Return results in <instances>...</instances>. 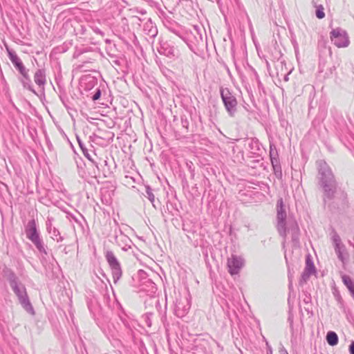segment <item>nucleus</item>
Wrapping results in <instances>:
<instances>
[{
    "label": "nucleus",
    "instance_id": "obj_1",
    "mask_svg": "<svg viewBox=\"0 0 354 354\" xmlns=\"http://www.w3.org/2000/svg\"><path fill=\"white\" fill-rule=\"evenodd\" d=\"M319 185L323 192V202L325 207L333 212H342L348 208L346 192L339 187L331 169L324 160L317 162Z\"/></svg>",
    "mask_w": 354,
    "mask_h": 354
},
{
    "label": "nucleus",
    "instance_id": "obj_2",
    "mask_svg": "<svg viewBox=\"0 0 354 354\" xmlns=\"http://www.w3.org/2000/svg\"><path fill=\"white\" fill-rule=\"evenodd\" d=\"M277 229L282 237H286L287 232L291 233L292 239L293 241L299 240V228L298 224L295 218L289 217L286 220V212L285 211L283 200L280 198L277 201Z\"/></svg>",
    "mask_w": 354,
    "mask_h": 354
},
{
    "label": "nucleus",
    "instance_id": "obj_3",
    "mask_svg": "<svg viewBox=\"0 0 354 354\" xmlns=\"http://www.w3.org/2000/svg\"><path fill=\"white\" fill-rule=\"evenodd\" d=\"M8 280L23 308L29 314L35 315V310L30 301L25 286L19 281L12 271L8 274Z\"/></svg>",
    "mask_w": 354,
    "mask_h": 354
},
{
    "label": "nucleus",
    "instance_id": "obj_4",
    "mask_svg": "<svg viewBox=\"0 0 354 354\" xmlns=\"http://www.w3.org/2000/svg\"><path fill=\"white\" fill-rule=\"evenodd\" d=\"M182 39L187 44L189 48L195 54L199 51L201 46L203 45L202 34L199 29L194 26V30L189 32H185Z\"/></svg>",
    "mask_w": 354,
    "mask_h": 354
},
{
    "label": "nucleus",
    "instance_id": "obj_5",
    "mask_svg": "<svg viewBox=\"0 0 354 354\" xmlns=\"http://www.w3.org/2000/svg\"><path fill=\"white\" fill-rule=\"evenodd\" d=\"M220 93L225 108L230 117H234L238 104L236 98L227 88L221 87Z\"/></svg>",
    "mask_w": 354,
    "mask_h": 354
},
{
    "label": "nucleus",
    "instance_id": "obj_6",
    "mask_svg": "<svg viewBox=\"0 0 354 354\" xmlns=\"http://www.w3.org/2000/svg\"><path fill=\"white\" fill-rule=\"evenodd\" d=\"M105 258L111 270L113 282L116 283L122 275L121 265L114 253L111 250L106 252Z\"/></svg>",
    "mask_w": 354,
    "mask_h": 354
},
{
    "label": "nucleus",
    "instance_id": "obj_7",
    "mask_svg": "<svg viewBox=\"0 0 354 354\" xmlns=\"http://www.w3.org/2000/svg\"><path fill=\"white\" fill-rule=\"evenodd\" d=\"M332 42L338 48L347 47L349 45V39L346 30L341 28L333 29L330 33Z\"/></svg>",
    "mask_w": 354,
    "mask_h": 354
},
{
    "label": "nucleus",
    "instance_id": "obj_8",
    "mask_svg": "<svg viewBox=\"0 0 354 354\" xmlns=\"http://www.w3.org/2000/svg\"><path fill=\"white\" fill-rule=\"evenodd\" d=\"M331 239L334 244L335 251L337 255V258L342 263H344L347 259L348 254L346 252L345 245L342 243L340 236L336 232L333 231Z\"/></svg>",
    "mask_w": 354,
    "mask_h": 354
},
{
    "label": "nucleus",
    "instance_id": "obj_9",
    "mask_svg": "<svg viewBox=\"0 0 354 354\" xmlns=\"http://www.w3.org/2000/svg\"><path fill=\"white\" fill-rule=\"evenodd\" d=\"M270 158L274 175L277 178H281L282 177L281 167L277 147L273 143H270Z\"/></svg>",
    "mask_w": 354,
    "mask_h": 354
},
{
    "label": "nucleus",
    "instance_id": "obj_10",
    "mask_svg": "<svg viewBox=\"0 0 354 354\" xmlns=\"http://www.w3.org/2000/svg\"><path fill=\"white\" fill-rule=\"evenodd\" d=\"M315 273L316 268L315 267L313 258L311 255L308 254L306 256V266L299 281V285L302 286L304 283H306L310 277Z\"/></svg>",
    "mask_w": 354,
    "mask_h": 354
},
{
    "label": "nucleus",
    "instance_id": "obj_11",
    "mask_svg": "<svg viewBox=\"0 0 354 354\" xmlns=\"http://www.w3.org/2000/svg\"><path fill=\"white\" fill-rule=\"evenodd\" d=\"M91 162L96 167L98 174L102 172L104 178H109L112 174V171L108 163V158L102 159L99 158L97 156H95Z\"/></svg>",
    "mask_w": 354,
    "mask_h": 354
},
{
    "label": "nucleus",
    "instance_id": "obj_12",
    "mask_svg": "<svg viewBox=\"0 0 354 354\" xmlns=\"http://www.w3.org/2000/svg\"><path fill=\"white\" fill-rule=\"evenodd\" d=\"M244 266V259L241 257L232 254L227 259L228 271L231 275L239 274Z\"/></svg>",
    "mask_w": 354,
    "mask_h": 354
},
{
    "label": "nucleus",
    "instance_id": "obj_13",
    "mask_svg": "<svg viewBox=\"0 0 354 354\" xmlns=\"http://www.w3.org/2000/svg\"><path fill=\"white\" fill-rule=\"evenodd\" d=\"M244 145L247 147V150L252 155L256 156L257 157L260 156L261 151V145L259 140L256 138H248L244 140Z\"/></svg>",
    "mask_w": 354,
    "mask_h": 354
},
{
    "label": "nucleus",
    "instance_id": "obj_14",
    "mask_svg": "<svg viewBox=\"0 0 354 354\" xmlns=\"http://www.w3.org/2000/svg\"><path fill=\"white\" fill-rule=\"evenodd\" d=\"M53 218L48 217L46 221V230L50 237L57 242H62L64 237L61 236L59 231L53 225Z\"/></svg>",
    "mask_w": 354,
    "mask_h": 354
},
{
    "label": "nucleus",
    "instance_id": "obj_15",
    "mask_svg": "<svg viewBox=\"0 0 354 354\" xmlns=\"http://www.w3.org/2000/svg\"><path fill=\"white\" fill-rule=\"evenodd\" d=\"M159 47H158V51L160 54L164 55L167 57H174L176 55V49L171 45L168 41L160 40Z\"/></svg>",
    "mask_w": 354,
    "mask_h": 354
},
{
    "label": "nucleus",
    "instance_id": "obj_16",
    "mask_svg": "<svg viewBox=\"0 0 354 354\" xmlns=\"http://www.w3.org/2000/svg\"><path fill=\"white\" fill-rule=\"evenodd\" d=\"M25 233L26 237L30 240L33 238H36L39 236V232L37 230L36 221L35 219H31L28 221V223L25 226Z\"/></svg>",
    "mask_w": 354,
    "mask_h": 354
},
{
    "label": "nucleus",
    "instance_id": "obj_17",
    "mask_svg": "<svg viewBox=\"0 0 354 354\" xmlns=\"http://www.w3.org/2000/svg\"><path fill=\"white\" fill-rule=\"evenodd\" d=\"M34 81L39 87L44 88L46 84V75L44 68L37 69L34 74Z\"/></svg>",
    "mask_w": 354,
    "mask_h": 354
},
{
    "label": "nucleus",
    "instance_id": "obj_18",
    "mask_svg": "<svg viewBox=\"0 0 354 354\" xmlns=\"http://www.w3.org/2000/svg\"><path fill=\"white\" fill-rule=\"evenodd\" d=\"M143 31L150 38H154L158 35V29L151 19H148L145 23Z\"/></svg>",
    "mask_w": 354,
    "mask_h": 354
},
{
    "label": "nucleus",
    "instance_id": "obj_19",
    "mask_svg": "<svg viewBox=\"0 0 354 354\" xmlns=\"http://www.w3.org/2000/svg\"><path fill=\"white\" fill-rule=\"evenodd\" d=\"M115 241L124 251H127L131 248L132 241L127 235H120Z\"/></svg>",
    "mask_w": 354,
    "mask_h": 354
},
{
    "label": "nucleus",
    "instance_id": "obj_20",
    "mask_svg": "<svg viewBox=\"0 0 354 354\" xmlns=\"http://www.w3.org/2000/svg\"><path fill=\"white\" fill-rule=\"evenodd\" d=\"M20 82L21 83L24 88L27 89L32 93L36 94V91H35L32 83L30 79V77L28 73H24V75H21V77H19Z\"/></svg>",
    "mask_w": 354,
    "mask_h": 354
},
{
    "label": "nucleus",
    "instance_id": "obj_21",
    "mask_svg": "<svg viewBox=\"0 0 354 354\" xmlns=\"http://www.w3.org/2000/svg\"><path fill=\"white\" fill-rule=\"evenodd\" d=\"M30 241L34 244L35 248L41 254L47 255L48 252L46 248V246L44 243L43 239H41L40 235L37 236L36 238L30 239Z\"/></svg>",
    "mask_w": 354,
    "mask_h": 354
},
{
    "label": "nucleus",
    "instance_id": "obj_22",
    "mask_svg": "<svg viewBox=\"0 0 354 354\" xmlns=\"http://www.w3.org/2000/svg\"><path fill=\"white\" fill-rule=\"evenodd\" d=\"M165 26L169 31L182 39L185 32L178 24L168 22V24Z\"/></svg>",
    "mask_w": 354,
    "mask_h": 354
},
{
    "label": "nucleus",
    "instance_id": "obj_23",
    "mask_svg": "<svg viewBox=\"0 0 354 354\" xmlns=\"http://www.w3.org/2000/svg\"><path fill=\"white\" fill-rule=\"evenodd\" d=\"M77 140L84 156L86 158H87L89 161H91L95 156H96V154L94 153L93 151L87 149V147L85 146V145L83 143V142L80 139L78 136L77 137Z\"/></svg>",
    "mask_w": 354,
    "mask_h": 354
},
{
    "label": "nucleus",
    "instance_id": "obj_24",
    "mask_svg": "<svg viewBox=\"0 0 354 354\" xmlns=\"http://www.w3.org/2000/svg\"><path fill=\"white\" fill-rule=\"evenodd\" d=\"M146 283V284H142L141 286V290L142 291L147 292L149 295L155 294L157 290L156 283H153L151 279H148Z\"/></svg>",
    "mask_w": 354,
    "mask_h": 354
},
{
    "label": "nucleus",
    "instance_id": "obj_25",
    "mask_svg": "<svg viewBox=\"0 0 354 354\" xmlns=\"http://www.w3.org/2000/svg\"><path fill=\"white\" fill-rule=\"evenodd\" d=\"M8 53L11 62L16 69L24 64L15 51L8 49Z\"/></svg>",
    "mask_w": 354,
    "mask_h": 354
},
{
    "label": "nucleus",
    "instance_id": "obj_26",
    "mask_svg": "<svg viewBox=\"0 0 354 354\" xmlns=\"http://www.w3.org/2000/svg\"><path fill=\"white\" fill-rule=\"evenodd\" d=\"M327 343L332 346H336L338 344L339 338L337 333L334 331H329L326 337Z\"/></svg>",
    "mask_w": 354,
    "mask_h": 354
},
{
    "label": "nucleus",
    "instance_id": "obj_27",
    "mask_svg": "<svg viewBox=\"0 0 354 354\" xmlns=\"http://www.w3.org/2000/svg\"><path fill=\"white\" fill-rule=\"evenodd\" d=\"M189 309V306H185L183 308L180 306V303H178L175 306V315L178 317H184Z\"/></svg>",
    "mask_w": 354,
    "mask_h": 354
},
{
    "label": "nucleus",
    "instance_id": "obj_28",
    "mask_svg": "<svg viewBox=\"0 0 354 354\" xmlns=\"http://www.w3.org/2000/svg\"><path fill=\"white\" fill-rule=\"evenodd\" d=\"M283 66H286V64L283 61H281V62H278L276 67H277V70H278L279 67H281V74L280 75H283V80L285 82H288L289 80V75L290 74L292 70H290L288 72L283 74L282 72Z\"/></svg>",
    "mask_w": 354,
    "mask_h": 354
},
{
    "label": "nucleus",
    "instance_id": "obj_29",
    "mask_svg": "<svg viewBox=\"0 0 354 354\" xmlns=\"http://www.w3.org/2000/svg\"><path fill=\"white\" fill-rule=\"evenodd\" d=\"M145 196L150 201V202L155 207V205L153 204V203L155 201V196L152 192L151 188L149 185L145 186Z\"/></svg>",
    "mask_w": 354,
    "mask_h": 354
},
{
    "label": "nucleus",
    "instance_id": "obj_30",
    "mask_svg": "<svg viewBox=\"0 0 354 354\" xmlns=\"http://www.w3.org/2000/svg\"><path fill=\"white\" fill-rule=\"evenodd\" d=\"M315 15H316V17L319 19H323L325 17V13L324 12L323 6L319 5L318 6H317Z\"/></svg>",
    "mask_w": 354,
    "mask_h": 354
},
{
    "label": "nucleus",
    "instance_id": "obj_31",
    "mask_svg": "<svg viewBox=\"0 0 354 354\" xmlns=\"http://www.w3.org/2000/svg\"><path fill=\"white\" fill-rule=\"evenodd\" d=\"M180 120H181L182 127L185 129V131L186 133H187L189 131V122L187 118L185 116H181Z\"/></svg>",
    "mask_w": 354,
    "mask_h": 354
},
{
    "label": "nucleus",
    "instance_id": "obj_32",
    "mask_svg": "<svg viewBox=\"0 0 354 354\" xmlns=\"http://www.w3.org/2000/svg\"><path fill=\"white\" fill-rule=\"evenodd\" d=\"M333 294L338 304L340 306V307H342L344 306V301L340 293L337 290H336Z\"/></svg>",
    "mask_w": 354,
    "mask_h": 354
},
{
    "label": "nucleus",
    "instance_id": "obj_33",
    "mask_svg": "<svg viewBox=\"0 0 354 354\" xmlns=\"http://www.w3.org/2000/svg\"><path fill=\"white\" fill-rule=\"evenodd\" d=\"M101 94H102V93H101L100 88H97L95 91L94 94L92 96V100L93 101H96V100H99L100 98Z\"/></svg>",
    "mask_w": 354,
    "mask_h": 354
},
{
    "label": "nucleus",
    "instance_id": "obj_34",
    "mask_svg": "<svg viewBox=\"0 0 354 354\" xmlns=\"http://www.w3.org/2000/svg\"><path fill=\"white\" fill-rule=\"evenodd\" d=\"M153 315L152 313H148L145 315V324L146 325L148 326V327H151L152 323H151V317Z\"/></svg>",
    "mask_w": 354,
    "mask_h": 354
},
{
    "label": "nucleus",
    "instance_id": "obj_35",
    "mask_svg": "<svg viewBox=\"0 0 354 354\" xmlns=\"http://www.w3.org/2000/svg\"><path fill=\"white\" fill-rule=\"evenodd\" d=\"M100 139H102V137L97 136L95 133H93L91 136H89L90 141L93 142L97 143Z\"/></svg>",
    "mask_w": 354,
    "mask_h": 354
},
{
    "label": "nucleus",
    "instance_id": "obj_36",
    "mask_svg": "<svg viewBox=\"0 0 354 354\" xmlns=\"http://www.w3.org/2000/svg\"><path fill=\"white\" fill-rule=\"evenodd\" d=\"M17 70L19 71L20 75H24L28 72V69H27L24 64L21 67L17 68Z\"/></svg>",
    "mask_w": 354,
    "mask_h": 354
},
{
    "label": "nucleus",
    "instance_id": "obj_37",
    "mask_svg": "<svg viewBox=\"0 0 354 354\" xmlns=\"http://www.w3.org/2000/svg\"><path fill=\"white\" fill-rule=\"evenodd\" d=\"M17 70L19 71L20 75H24L28 72V69H27L24 64L21 67L17 68Z\"/></svg>",
    "mask_w": 354,
    "mask_h": 354
},
{
    "label": "nucleus",
    "instance_id": "obj_38",
    "mask_svg": "<svg viewBox=\"0 0 354 354\" xmlns=\"http://www.w3.org/2000/svg\"><path fill=\"white\" fill-rule=\"evenodd\" d=\"M120 235H125L122 231L118 228L115 230V234H114V239H118V237L120 236Z\"/></svg>",
    "mask_w": 354,
    "mask_h": 354
},
{
    "label": "nucleus",
    "instance_id": "obj_39",
    "mask_svg": "<svg viewBox=\"0 0 354 354\" xmlns=\"http://www.w3.org/2000/svg\"><path fill=\"white\" fill-rule=\"evenodd\" d=\"M350 354H354V342H352L349 346Z\"/></svg>",
    "mask_w": 354,
    "mask_h": 354
},
{
    "label": "nucleus",
    "instance_id": "obj_40",
    "mask_svg": "<svg viewBox=\"0 0 354 354\" xmlns=\"http://www.w3.org/2000/svg\"><path fill=\"white\" fill-rule=\"evenodd\" d=\"M288 322H290V327L292 330L293 328V318L291 316L288 317Z\"/></svg>",
    "mask_w": 354,
    "mask_h": 354
},
{
    "label": "nucleus",
    "instance_id": "obj_41",
    "mask_svg": "<svg viewBox=\"0 0 354 354\" xmlns=\"http://www.w3.org/2000/svg\"><path fill=\"white\" fill-rule=\"evenodd\" d=\"M151 301L153 302L156 306L159 305V299L156 297L151 298Z\"/></svg>",
    "mask_w": 354,
    "mask_h": 354
},
{
    "label": "nucleus",
    "instance_id": "obj_42",
    "mask_svg": "<svg viewBox=\"0 0 354 354\" xmlns=\"http://www.w3.org/2000/svg\"><path fill=\"white\" fill-rule=\"evenodd\" d=\"M95 32L97 34L103 35L102 32L97 28L96 29H95Z\"/></svg>",
    "mask_w": 354,
    "mask_h": 354
},
{
    "label": "nucleus",
    "instance_id": "obj_43",
    "mask_svg": "<svg viewBox=\"0 0 354 354\" xmlns=\"http://www.w3.org/2000/svg\"><path fill=\"white\" fill-rule=\"evenodd\" d=\"M88 63H91V61H86V62H84L83 64L82 65L80 66V68H82L84 67V64H88Z\"/></svg>",
    "mask_w": 354,
    "mask_h": 354
},
{
    "label": "nucleus",
    "instance_id": "obj_44",
    "mask_svg": "<svg viewBox=\"0 0 354 354\" xmlns=\"http://www.w3.org/2000/svg\"><path fill=\"white\" fill-rule=\"evenodd\" d=\"M216 344L217 346L222 351L223 346H221V344L218 342H216Z\"/></svg>",
    "mask_w": 354,
    "mask_h": 354
},
{
    "label": "nucleus",
    "instance_id": "obj_45",
    "mask_svg": "<svg viewBox=\"0 0 354 354\" xmlns=\"http://www.w3.org/2000/svg\"><path fill=\"white\" fill-rule=\"evenodd\" d=\"M71 216L72 219H73V220H74L75 222H77V223L78 222V221H77V219L75 218V216H72V215H71Z\"/></svg>",
    "mask_w": 354,
    "mask_h": 354
},
{
    "label": "nucleus",
    "instance_id": "obj_46",
    "mask_svg": "<svg viewBox=\"0 0 354 354\" xmlns=\"http://www.w3.org/2000/svg\"><path fill=\"white\" fill-rule=\"evenodd\" d=\"M292 287V282L290 280V283H289V288H290Z\"/></svg>",
    "mask_w": 354,
    "mask_h": 354
},
{
    "label": "nucleus",
    "instance_id": "obj_47",
    "mask_svg": "<svg viewBox=\"0 0 354 354\" xmlns=\"http://www.w3.org/2000/svg\"><path fill=\"white\" fill-rule=\"evenodd\" d=\"M259 160H260L259 159L255 160H254V162H259Z\"/></svg>",
    "mask_w": 354,
    "mask_h": 354
},
{
    "label": "nucleus",
    "instance_id": "obj_48",
    "mask_svg": "<svg viewBox=\"0 0 354 354\" xmlns=\"http://www.w3.org/2000/svg\"><path fill=\"white\" fill-rule=\"evenodd\" d=\"M241 155H242V160H244L243 154V151L241 152Z\"/></svg>",
    "mask_w": 354,
    "mask_h": 354
},
{
    "label": "nucleus",
    "instance_id": "obj_49",
    "mask_svg": "<svg viewBox=\"0 0 354 354\" xmlns=\"http://www.w3.org/2000/svg\"><path fill=\"white\" fill-rule=\"evenodd\" d=\"M268 354H272V350H271V348H270V352H269V353H268Z\"/></svg>",
    "mask_w": 354,
    "mask_h": 354
},
{
    "label": "nucleus",
    "instance_id": "obj_50",
    "mask_svg": "<svg viewBox=\"0 0 354 354\" xmlns=\"http://www.w3.org/2000/svg\"><path fill=\"white\" fill-rule=\"evenodd\" d=\"M283 354H288V353L285 350Z\"/></svg>",
    "mask_w": 354,
    "mask_h": 354
}]
</instances>
